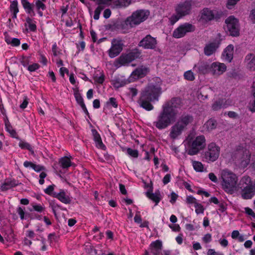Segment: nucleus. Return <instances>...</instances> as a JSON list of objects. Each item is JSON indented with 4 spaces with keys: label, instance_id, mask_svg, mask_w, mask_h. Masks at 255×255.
I'll use <instances>...</instances> for the list:
<instances>
[{
    "label": "nucleus",
    "instance_id": "obj_1",
    "mask_svg": "<svg viewBox=\"0 0 255 255\" xmlns=\"http://www.w3.org/2000/svg\"><path fill=\"white\" fill-rule=\"evenodd\" d=\"M160 93L161 88L159 86L149 84L142 91L137 103L145 110L151 111L153 109L151 102L158 100Z\"/></svg>",
    "mask_w": 255,
    "mask_h": 255
},
{
    "label": "nucleus",
    "instance_id": "obj_2",
    "mask_svg": "<svg viewBox=\"0 0 255 255\" xmlns=\"http://www.w3.org/2000/svg\"><path fill=\"white\" fill-rule=\"evenodd\" d=\"M219 180L222 188L227 193L233 194L237 190L238 177L236 174L227 169L220 172Z\"/></svg>",
    "mask_w": 255,
    "mask_h": 255
},
{
    "label": "nucleus",
    "instance_id": "obj_3",
    "mask_svg": "<svg viewBox=\"0 0 255 255\" xmlns=\"http://www.w3.org/2000/svg\"><path fill=\"white\" fill-rule=\"evenodd\" d=\"M239 188L242 198L251 199L255 195V180L252 181L249 176H244L240 181Z\"/></svg>",
    "mask_w": 255,
    "mask_h": 255
},
{
    "label": "nucleus",
    "instance_id": "obj_4",
    "mask_svg": "<svg viewBox=\"0 0 255 255\" xmlns=\"http://www.w3.org/2000/svg\"><path fill=\"white\" fill-rule=\"evenodd\" d=\"M149 14L148 10H136L126 19L122 25V29L127 30L139 24L147 18Z\"/></svg>",
    "mask_w": 255,
    "mask_h": 255
},
{
    "label": "nucleus",
    "instance_id": "obj_5",
    "mask_svg": "<svg viewBox=\"0 0 255 255\" xmlns=\"http://www.w3.org/2000/svg\"><path fill=\"white\" fill-rule=\"evenodd\" d=\"M177 116L172 112H169L162 107V110L157 117V120L153 123L154 125L159 129L168 127L175 121Z\"/></svg>",
    "mask_w": 255,
    "mask_h": 255
},
{
    "label": "nucleus",
    "instance_id": "obj_6",
    "mask_svg": "<svg viewBox=\"0 0 255 255\" xmlns=\"http://www.w3.org/2000/svg\"><path fill=\"white\" fill-rule=\"evenodd\" d=\"M141 57V53L140 50L134 48L128 53H123L116 59L114 62V65L118 68L122 66H127L132 61Z\"/></svg>",
    "mask_w": 255,
    "mask_h": 255
},
{
    "label": "nucleus",
    "instance_id": "obj_7",
    "mask_svg": "<svg viewBox=\"0 0 255 255\" xmlns=\"http://www.w3.org/2000/svg\"><path fill=\"white\" fill-rule=\"evenodd\" d=\"M124 42V40L120 37L111 40V47L107 51L108 54L111 58H115L120 55L125 47Z\"/></svg>",
    "mask_w": 255,
    "mask_h": 255
},
{
    "label": "nucleus",
    "instance_id": "obj_8",
    "mask_svg": "<svg viewBox=\"0 0 255 255\" xmlns=\"http://www.w3.org/2000/svg\"><path fill=\"white\" fill-rule=\"evenodd\" d=\"M206 145V139L204 135H199L193 138L191 142L188 154L191 155L196 154L203 149Z\"/></svg>",
    "mask_w": 255,
    "mask_h": 255
},
{
    "label": "nucleus",
    "instance_id": "obj_9",
    "mask_svg": "<svg viewBox=\"0 0 255 255\" xmlns=\"http://www.w3.org/2000/svg\"><path fill=\"white\" fill-rule=\"evenodd\" d=\"M220 148L215 143L208 144L207 149L205 152L204 157L207 162L216 161L220 155Z\"/></svg>",
    "mask_w": 255,
    "mask_h": 255
},
{
    "label": "nucleus",
    "instance_id": "obj_10",
    "mask_svg": "<svg viewBox=\"0 0 255 255\" xmlns=\"http://www.w3.org/2000/svg\"><path fill=\"white\" fill-rule=\"evenodd\" d=\"M195 30L194 25L186 22L180 24L175 29L172 33V36L175 38H180L186 35L187 33L193 32Z\"/></svg>",
    "mask_w": 255,
    "mask_h": 255
},
{
    "label": "nucleus",
    "instance_id": "obj_11",
    "mask_svg": "<svg viewBox=\"0 0 255 255\" xmlns=\"http://www.w3.org/2000/svg\"><path fill=\"white\" fill-rule=\"evenodd\" d=\"M251 154L247 149L239 150L235 154L236 162L243 168L247 166L250 162Z\"/></svg>",
    "mask_w": 255,
    "mask_h": 255
},
{
    "label": "nucleus",
    "instance_id": "obj_12",
    "mask_svg": "<svg viewBox=\"0 0 255 255\" xmlns=\"http://www.w3.org/2000/svg\"><path fill=\"white\" fill-rule=\"evenodd\" d=\"M227 28L230 34L233 36H237L239 35V20L234 16H230L225 20Z\"/></svg>",
    "mask_w": 255,
    "mask_h": 255
},
{
    "label": "nucleus",
    "instance_id": "obj_13",
    "mask_svg": "<svg viewBox=\"0 0 255 255\" xmlns=\"http://www.w3.org/2000/svg\"><path fill=\"white\" fill-rule=\"evenodd\" d=\"M182 106V100L179 98H173L170 101L165 103L163 107L169 112H172L175 114V116H177V109H180Z\"/></svg>",
    "mask_w": 255,
    "mask_h": 255
},
{
    "label": "nucleus",
    "instance_id": "obj_14",
    "mask_svg": "<svg viewBox=\"0 0 255 255\" xmlns=\"http://www.w3.org/2000/svg\"><path fill=\"white\" fill-rule=\"evenodd\" d=\"M157 45L156 39L150 35H147L138 43V46L144 49H154Z\"/></svg>",
    "mask_w": 255,
    "mask_h": 255
},
{
    "label": "nucleus",
    "instance_id": "obj_15",
    "mask_svg": "<svg viewBox=\"0 0 255 255\" xmlns=\"http://www.w3.org/2000/svg\"><path fill=\"white\" fill-rule=\"evenodd\" d=\"M191 9V2L190 1H185L179 4L176 8V11L178 15L184 16L189 14Z\"/></svg>",
    "mask_w": 255,
    "mask_h": 255
},
{
    "label": "nucleus",
    "instance_id": "obj_16",
    "mask_svg": "<svg viewBox=\"0 0 255 255\" xmlns=\"http://www.w3.org/2000/svg\"><path fill=\"white\" fill-rule=\"evenodd\" d=\"M227 67L225 64L220 62H213L210 68V72L214 76H219L226 71Z\"/></svg>",
    "mask_w": 255,
    "mask_h": 255
},
{
    "label": "nucleus",
    "instance_id": "obj_17",
    "mask_svg": "<svg viewBox=\"0 0 255 255\" xmlns=\"http://www.w3.org/2000/svg\"><path fill=\"white\" fill-rule=\"evenodd\" d=\"M193 120L194 118L192 115L184 114L179 117L176 123L185 130L187 127L193 123Z\"/></svg>",
    "mask_w": 255,
    "mask_h": 255
},
{
    "label": "nucleus",
    "instance_id": "obj_18",
    "mask_svg": "<svg viewBox=\"0 0 255 255\" xmlns=\"http://www.w3.org/2000/svg\"><path fill=\"white\" fill-rule=\"evenodd\" d=\"M53 197L57 198L60 201L65 204H68L71 202L70 196L67 194L65 191L62 189H61L58 193L54 192Z\"/></svg>",
    "mask_w": 255,
    "mask_h": 255
},
{
    "label": "nucleus",
    "instance_id": "obj_19",
    "mask_svg": "<svg viewBox=\"0 0 255 255\" xmlns=\"http://www.w3.org/2000/svg\"><path fill=\"white\" fill-rule=\"evenodd\" d=\"M149 68L144 66H141L135 69L131 74V77L134 79H138L145 76L149 72Z\"/></svg>",
    "mask_w": 255,
    "mask_h": 255
},
{
    "label": "nucleus",
    "instance_id": "obj_20",
    "mask_svg": "<svg viewBox=\"0 0 255 255\" xmlns=\"http://www.w3.org/2000/svg\"><path fill=\"white\" fill-rule=\"evenodd\" d=\"M184 130L182 126L176 123L170 128L169 137L174 140L180 136Z\"/></svg>",
    "mask_w": 255,
    "mask_h": 255
},
{
    "label": "nucleus",
    "instance_id": "obj_21",
    "mask_svg": "<svg viewBox=\"0 0 255 255\" xmlns=\"http://www.w3.org/2000/svg\"><path fill=\"white\" fill-rule=\"evenodd\" d=\"M245 63L247 68L251 71H255V55L248 54L245 58Z\"/></svg>",
    "mask_w": 255,
    "mask_h": 255
},
{
    "label": "nucleus",
    "instance_id": "obj_22",
    "mask_svg": "<svg viewBox=\"0 0 255 255\" xmlns=\"http://www.w3.org/2000/svg\"><path fill=\"white\" fill-rule=\"evenodd\" d=\"M231 105V102L225 99H220L214 102L212 109L214 111H218L222 108H226Z\"/></svg>",
    "mask_w": 255,
    "mask_h": 255
},
{
    "label": "nucleus",
    "instance_id": "obj_23",
    "mask_svg": "<svg viewBox=\"0 0 255 255\" xmlns=\"http://www.w3.org/2000/svg\"><path fill=\"white\" fill-rule=\"evenodd\" d=\"M162 242L159 240H156L151 243L150 249L153 255H159L162 250Z\"/></svg>",
    "mask_w": 255,
    "mask_h": 255
},
{
    "label": "nucleus",
    "instance_id": "obj_24",
    "mask_svg": "<svg viewBox=\"0 0 255 255\" xmlns=\"http://www.w3.org/2000/svg\"><path fill=\"white\" fill-rule=\"evenodd\" d=\"M214 18V14L212 10L208 8H204L201 13V19L204 21H210Z\"/></svg>",
    "mask_w": 255,
    "mask_h": 255
},
{
    "label": "nucleus",
    "instance_id": "obj_25",
    "mask_svg": "<svg viewBox=\"0 0 255 255\" xmlns=\"http://www.w3.org/2000/svg\"><path fill=\"white\" fill-rule=\"evenodd\" d=\"M218 46V43L215 42L208 43L204 48L205 54L207 56L212 55L215 52Z\"/></svg>",
    "mask_w": 255,
    "mask_h": 255
},
{
    "label": "nucleus",
    "instance_id": "obj_26",
    "mask_svg": "<svg viewBox=\"0 0 255 255\" xmlns=\"http://www.w3.org/2000/svg\"><path fill=\"white\" fill-rule=\"evenodd\" d=\"M234 46L233 45H228L224 50L223 53L225 60L228 62H231L233 57Z\"/></svg>",
    "mask_w": 255,
    "mask_h": 255
},
{
    "label": "nucleus",
    "instance_id": "obj_27",
    "mask_svg": "<svg viewBox=\"0 0 255 255\" xmlns=\"http://www.w3.org/2000/svg\"><path fill=\"white\" fill-rule=\"evenodd\" d=\"M17 185L15 180L6 179L1 185L0 189L2 191H6Z\"/></svg>",
    "mask_w": 255,
    "mask_h": 255
},
{
    "label": "nucleus",
    "instance_id": "obj_28",
    "mask_svg": "<svg viewBox=\"0 0 255 255\" xmlns=\"http://www.w3.org/2000/svg\"><path fill=\"white\" fill-rule=\"evenodd\" d=\"M92 133L94 136V139L96 142L97 147L100 148L101 149H105V146L102 142L100 134L96 130H93Z\"/></svg>",
    "mask_w": 255,
    "mask_h": 255
},
{
    "label": "nucleus",
    "instance_id": "obj_29",
    "mask_svg": "<svg viewBox=\"0 0 255 255\" xmlns=\"http://www.w3.org/2000/svg\"><path fill=\"white\" fill-rule=\"evenodd\" d=\"M59 165L63 169H67L71 166L72 163L69 158L65 156L60 159Z\"/></svg>",
    "mask_w": 255,
    "mask_h": 255
},
{
    "label": "nucleus",
    "instance_id": "obj_30",
    "mask_svg": "<svg viewBox=\"0 0 255 255\" xmlns=\"http://www.w3.org/2000/svg\"><path fill=\"white\" fill-rule=\"evenodd\" d=\"M210 66L205 62H201L198 64L197 69L202 74H205L210 72Z\"/></svg>",
    "mask_w": 255,
    "mask_h": 255
},
{
    "label": "nucleus",
    "instance_id": "obj_31",
    "mask_svg": "<svg viewBox=\"0 0 255 255\" xmlns=\"http://www.w3.org/2000/svg\"><path fill=\"white\" fill-rule=\"evenodd\" d=\"M131 2V0H116L114 1V4L116 7H125L128 6Z\"/></svg>",
    "mask_w": 255,
    "mask_h": 255
},
{
    "label": "nucleus",
    "instance_id": "obj_32",
    "mask_svg": "<svg viewBox=\"0 0 255 255\" xmlns=\"http://www.w3.org/2000/svg\"><path fill=\"white\" fill-rule=\"evenodd\" d=\"M146 195L148 198L155 203V205H157L161 200L159 193H151L149 192H147Z\"/></svg>",
    "mask_w": 255,
    "mask_h": 255
},
{
    "label": "nucleus",
    "instance_id": "obj_33",
    "mask_svg": "<svg viewBox=\"0 0 255 255\" xmlns=\"http://www.w3.org/2000/svg\"><path fill=\"white\" fill-rule=\"evenodd\" d=\"M5 41L8 44L12 46H17L20 45V40L16 38H11L9 36L6 35L5 36Z\"/></svg>",
    "mask_w": 255,
    "mask_h": 255
},
{
    "label": "nucleus",
    "instance_id": "obj_34",
    "mask_svg": "<svg viewBox=\"0 0 255 255\" xmlns=\"http://www.w3.org/2000/svg\"><path fill=\"white\" fill-rule=\"evenodd\" d=\"M21 4L23 5L24 8L26 10L27 12L28 13H33V15H34V12L33 11L32 6L31 4H30L28 0H21Z\"/></svg>",
    "mask_w": 255,
    "mask_h": 255
},
{
    "label": "nucleus",
    "instance_id": "obj_35",
    "mask_svg": "<svg viewBox=\"0 0 255 255\" xmlns=\"http://www.w3.org/2000/svg\"><path fill=\"white\" fill-rule=\"evenodd\" d=\"M207 130L210 131L215 129L217 127V122L213 119H210L204 125Z\"/></svg>",
    "mask_w": 255,
    "mask_h": 255
},
{
    "label": "nucleus",
    "instance_id": "obj_36",
    "mask_svg": "<svg viewBox=\"0 0 255 255\" xmlns=\"http://www.w3.org/2000/svg\"><path fill=\"white\" fill-rule=\"evenodd\" d=\"M74 95L77 103L80 106L83 105V104H84L83 99L77 89L74 90Z\"/></svg>",
    "mask_w": 255,
    "mask_h": 255
},
{
    "label": "nucleus",
    "instance_id": "obj_37",
    "mask_svg": "<svg viewBox=\"0 0 255 255\" xmlns=\"http://www.w3.org/2000/svg\"><path fill=\"white\" fill-rule=\"evenodd\" d=\"M194 169L197 172H202L203 171V165L201 162L194 161L193 162Z\"/></svg>",
    "mask_w": 255,
    "mask_h": 255
},
{
    "label": "nucleus",
    "instance_id": "obj_38",
    "mask_svg": "<svg viewBox=\"0 0 255 255\" xmlns=\"http://www.w3.org/2000/svg\"><path fill=\"white\" fill-rule=\"evenodd\" d=\"M26 21L28 25V28L30 31H34L36 30V24L32 22V20L30 18L27 17L26 19Z\"/></svg>",
    "mask_w": 255,
    "mask_h": 255
},
{
    "label": "nucleus",
    "instance_id": "obj_39",
    "mask_svg": "<svg viewBox=\"0 0 255 255\" xmlns=\"http://www.w3.org/2000/svg\"><path fill=\"white\" fill-rule=\"evenodd\" d=\"M195 212L197 214H203L204 212V208L203 206L199 203H197L195 206Z\"/></svg>",
    "mask_w": 255,
    "mask_h": 255
},
{
    "label": "nucleus",
    "instance_id": "obj_40",
    "mask_svg": "<svg viewBox=\"0 0 255 255\" xmlns=\"http://www.w3.org/2000/svg\"><path fill=\"white\" fill-rule=\"evenodd\" d=\"M127 153L131 157L137 158L138 156V151L136 149H132L130 148H128Z\"/></svg>",
    "mask_w": 255,
    "mask_h": 255
},
{
    "label": "nucleus",
    "instance_id": "obj_41",
    "mask_svg": "<svg viewBox=\"0 0 255 255\" xmlns=\"http://www.w3.org/2000/svg\"><path fill=\"white\" fill-rule=\"evenodd\" d=\"M103 7L101 5H99L95 10L94 15V19L95 20H98L99 18L100 14L101 13V11L103 10Z\"/></svg>",
    "mask_w": 255,
    "mask_h": 255
},
{
    "label": "nucleus",
    "instance_id": "obj_42",
    "mask_svg": "<svg viewBox=\"0 0 255 255\" xmlns=\"http://www.w3.org/2000/svg\"><path fill=\"white\" fill-rule=\"evenodd\" d=\"M184 76L185 79L189 81H193L195 79L193 73L191 71H188L185 72Z\"/></svg>",
    "mask_w": 255,
    "mask_h": 255
},
{
    "label": "nucleus",
    "instance_id": "obj_43",
    "mask_svg": "<svg viewBox=\"0 0 255 255\" xmlns=\"http://www.w3.org/2000/svg\"><path fill=\"white\" fill-rule=\"evenodd\" d=\"M126 84V82L121 81L120 79H116L113 81V85L115 88H119L124 86Z\"/></svg>",
    "mask_w": 255,
    "mask_h": 255
},
{
    "label": "nucleus",
    "instance_id": "obj_44",
    "mask_svg": "<svg viewBox=\"0 0 255 255\" xmlns=\"http://www.w3.org/2000/svg\"><path fill=\"white\" fill-rule=\"evenodd\" d=\"M186 202L187 204H194V206L198 203L197 199L191 195L187 196Z\"/></svg>",
    "mask_w": 255,
    "mask_h": 255
},
{
    "label": "nucleus",
    "instance_id": "obj_45",
    "mask_svg": "<svg viewBox=\"0 0 255 255\" xmlns=\"http://www.w3.org/2000/svg\"><path fill=\"white\" fill-rule=\"evenodd\" d=\"M10 11L13 13H17L18 12V8L17 7V2L16 1H13L10 6Z\"/></svg>",
    "mask_w": 255,
    "mask_h": 255
},
{
    "label": "nucleus",
    "instance_id": "obj_46",
    "mask_svg": "<svg viewBox=\"0 0 255 255\" xmlns=\"http://www.w3.org/2000/svg\"><path fill=\"white\" fill-rule=\"evenodd\" d=\"M107 105L112 106L115 108H118V106L116 99L113 97L109 99V101L107 102Z\"/></svg>",
    "mask_w": 255,
    "mask_h": 255
},
{
    "label": "nucleus",
    "instance_id": "obj_47",
    "mask_svg": "<svg viewBox=\"0 0 255 255\" xmlns=\"http://www.w3.org/2000/svg\"><path fill=\"white\" fill-rule=\"evenodd\" d=\"M19 146L22 149H27L29 150V151L32 150V148L31 147V145L27 142H24V141H20L19 143Z\"/></svg>",
    "mask_w": 255,
    "mask_h": 255
},
{
    "label": "nucleus",
    "instance_id": "obj_48",
    "mask_svg": "<svg viewBox=\"0 0 255 255\" xmlns=\"http://www.w3.org/2000/svg\"><path fill=\"white\" fill-rule=\"evenodd\" d=\"M245 213L253 218L255 219V213L254 211L249 207H245L244 208Z\"/></svg>",
    "mask_w": 255,
    "mask_h": 255
},
{
    "label": "nucleus",
    "instance_id": "obj_49",
    "mask_svg": "<svg viewBox=\"0 0 255 255\" xmlns=\"http://www.w3.org/2000/svg\"><path fill=\"white\" fill-rule=\"evenodd\" d=\"M35 5L38 10L41 9L43 10L46 9L45 5L40 0H37L36 1Z\"/></svg>",
    "mask_w": 255,
    "mask_h": 255
},
{
    "label": "nucleus",
    "instance_id": "obj_50",
    "mask_svg": "<svg viewBox=\"0 0 255 255\" xmlns=\"http://www.w3.org/2000/svg\"><path fill=\"white\" fill-rule=\"evenodd\" d=\"M182 16H180L179 15H172L170 18L169 20L170 22V23L172 25H173L175 22H176Z\"/></svg>",
    "mask_w": 255,
    "mask_h": 255
},
{
    "label": "nucleus",
    "instance_id": "obj_51",
    "mask_svg": "<svg viewBox=\"0 0 255 255\" xmlns=\"http://www.w3.org/2000/svg\"><path fill=\"white\" fill-rule=\"evenodd\" d=\"M25 208H22L20 207H19L17 209V213L19 215L20 219L23 220L24 219V215H25Z\"/></svg>",
    "mask_w": 255,
    "mask_h": 255
},
{
    "label": "nucleus",
    "instance_id": "obj_52",
    "mask_svg": "<svg viewBox=\"0 0 255 255\" xmlns=\"http://www.w3.org/2000/svg\"><path fill=\"white\" fill-rule=\"evenodd\" d=\"M52 51L54 56H57L59 54H61L60 50H58V48L57 46L56 43H54L52 47Z\"/></svg>",
    "mask_w": 255,
    "mask_h": 255
},
{
    "label": "nucleus",
    "instance_id": "obj_53",
    "mask_svg": "<svg viewBox=\"0 0 255 255\" xmlns=\"http://www.w3.org/2000/svg\"><path fill=\"white\" fill-rule=\"evenodd\" d=\"M54 186L55 185L53 184L48 186V187L44 190L45 193L53 196V193H54L53 191Z\"/></svg>",
    "mask_w": 255,
    "mask_h": 255
},
{
    "label": "nucleus",
    "instance_id": "obj_54",
    "mask_svg": "<svg viewBox=\"0 0 255 255\" xmlns=\"http://www.w3.org/2000/svg\"><path fill=\"white\" fill-rule=\"evenodd\" d=\"M240 0H228L227 7L231 9Z\"/></svg>",
    "mask_w": 255,
    "mask_h": 255
},
{
    "label": "nucleus",
    "instance_id": "obj_55",
    "mask_svg": "<svg viewBox=\"0 0 255 255\" xmlns=\"http://www.w3.org/2000/svg\"><path fill=\"white\" fill-rule=\"evenodd\" d=\"M39 68V65L37 63H33L28 67V70L30 72H34Z\"/></svg>",
    "mask_w": 255,
    "mask_h": 255
},
{
    "label": "nucleus",
    "instance_id": "obj_56",
    "mask_svg": "<svg viewBox=\"0 0 255 255\" xmlns=\"http://www.w3.org/2000/svg\"><path fill=\"white\" fill-rule=\"evenodd\" d=\"M203 242L205 243H210L212 240V236L210 234H206L202 238Z\"/></svg>",
    "mask_w": 255,
    "mask_h": 255
},
{
    "label": "nucleus",
    "instance_id": "obj_57",
    "mask_svg": "<svg viewBox=\"0 0 255 255\" xmlns=\"http://www.w3.org/2000/svg\"><path fill=\"white\" fill-rule=\"evenodd\" d=\"M46 176H47V174L44 172H42L40 174V175H39L40 179L39 180V183L40 184H41V185L43 184V183L44 182V179L46 177Z\"/></svg>",
    "mask_w": 255,
    "mask_h": 255
},
{
    "label": "nucleus",
    "instance_id": "obj_58",
    "mask_svg": "<svg viewBox=\"0 0 255 255\" xmlns=\"http://www.w3.org/2000/svg\"><path fill=\"white\" fill-rule=\"evenodd\" d=\"M32 168L36 172H39L41 170H43L44 169L43 166H41L40 165H36L35 164H33V166H32Z\"/></svg>",
    "mask_w": 255,
    "mask_h": 255
},
{
    "label": "nucleus",
    "instance_id": "obj_59",
    "mask_svg": "<svg viewBox=\"0 0 255 255\" xmlns=\"http://www.w3.org/2000/svg\"><path fill=\"white\" fill-rule=\"evenodd\" d=\"M170 179H171V175L170 174H167L166 175H165L162 180L163 184L164 185H166L167 183H168L170 181Z\"/></svg>",
    "mask_w": 255,
    "mask_h": 255
},
{
    "label": "nucleus",
    "instance_id": "obj_60",
    "mask_svg": "<svg viewBox=\"0 0 255 255\" xmlns=\"http://www.w3.org/2000/svg\"><path fill=\"white\" fill-rule=\"evenodd\" d=\"M207 255H224V254L216 252L214 249H209L207 252Z\"/></svg>",
    "mask_w": 255,
    "mask_h": 255
},
{
    "label": "nucleus",
    "instance_id": "obj_61",
    "mask_svg": "<svg viewBox=\"0 0 255 255\" xmlns=\"http://www.w3.org/2000/svg\"><path fill=\"white\" fill-rule=\"evenodd\" d=\"M209 179L213 182L216 183L218 181V179L214 173L211 172L208 175Z\"/></svg>",
    "mask_w": 255,
    "mask_h": 255
},
{
    "label": "nucleus",
    "instance_id": "obj_62",
    "mask_svg": "<svg viewBox=\"0 0 255 255\" xmlns=\"http://www.w3.org/2000/svg\"><path fill=\"white\" fill-rule=\"evenodd\" d=\"M33 208L35 211L38 212H42L44 210V208L40 205H33Z\"/></svg>",
    "mask_w": 255,
    "mask_h": 255
},
{
    "label": "nucleus",
    "instance_id": "obj_63",
    "mask_svg": "<svg viewBox=\"0 0 255 255\" xmlns=\"http://www.w3.org/2000/svg\"><path fill=\"white\" fill-rule=\"evenodd\" d=\"M170 197H171V199L170 200V202L172 204H173V203H174V202L177 200V198L178 197V195L176 193H175L174 192H172L171 193Z\"/></svg>",
    "mask_w": 255,
    "mask_h": 255
},
{
    "label": "nucleus",
    "instance_id": "obj_64",
    "mask_svg": "<svg viewBox=\"0 0 255 255\" xmlns=\"http://www.w3.org/2000/svg\"><path fill=\"white\" fill-rule=\"evenodd\" d=\"M250 18L253 23H255V9H253L250 15Z\"/></svg>",
    "mask_w": 255,
    "mask_h": 255
}]
</instances>
